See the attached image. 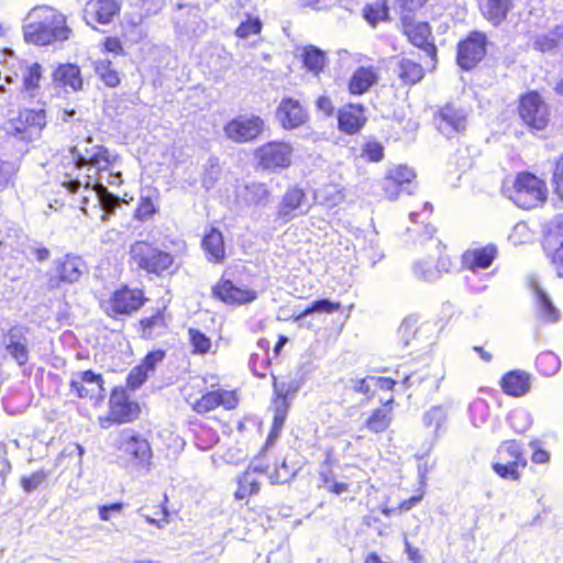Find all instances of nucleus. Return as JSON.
I'll use <instances>...</instances> for the list:
<instances>
[{"mask_svg":"<svg viewBox=\"0 0 563 563\" xmlns=\"http://www.w3.org/2000/svg\"><path fill=\"white\" fill-rule=\"evenodd\" d=\"M117 464L129 473L147 474L153 468L148 439L132 428L122 429L115 440Z\"/></svg>","mask_w":563,"mask_h":563,"instance_id":"obj_1","label":"nucleus"},{"mask_svg":"<svg viewBox=\"0 0 563 563\" xmlns=\"http://www.w3.org/2000/svg\"><path fill=\"white\" fill-rule=\"evenodd\" d=\"M34 19L24 26L27 43L49 45L69 38L71 30L66 25V18L53 9L42 8L31 14Z\"/></svg>","mask_w":563,"mask_h":563,"instance_id":"obj_2","label":"nucleus"},{"mask_svg":"<svg viewBox=\"0 0 563 563\" xmlns=\"http://www.w3.org/2000/svg\"><path fill=\"white\" fill-rule=\"evenodd\" d=\"M504 195L522 209H532L547 199V188L542 180L531 173H519L511 186H503Z\"/></svg>","mask_w":563,"mask_h":563,"instance_id":"obj_3","label":"nucleus"},{"mask_svg":"<svg viewBox=\"0 0 563 563\" xmlns=\"http://www.w3.org/2000/svg\"><path fill=\"white\" fill-rule=\"evenodd\" d=\"M300 388V384L296 379L288 382H278L273 375L274 398L271 405L273 410V424L266 440V446L273 444L284 428L291 401L296 397Z\"/></svg>","mask_w":563,"mask_h":563,"instance_id":"obj_4","label":"nucleus"},{"mask_svg":"<svg viewBox=\"0 0 563 563\" xmlns=\"http://www.w3.org/2000/svg\"><path fill=\"white\" fill-rule=\"evenodd\" d=\"M527 464L522 443L516 440H505L496 450L492 467L500 478L518 481Z\"/></svg>","mask_w":563,"mask_h":563,"instance_id":"obj_5","label":"nucleus"},{"mask_svg":"<svg viewBox=\"0 0 563 563\" xmlns=\"http://www.w3.org/2000/svg\"><path fill=\"white\" fill-rule=\"evenodd\" d=\"M130 257L139 269L156 276L167 273L174 264V256L169 252L145 241H136L131 245Z\"/></svg>","mask_w":563,"mask_h":563,"instance_id":"obj_6","label":"nucleus"},{"mask_svg":"<svg viewBox=\"0 0 563 563\" xmlns=\"http://www.w3.org/2000/svg\"><path fill=\"white\" fill-rule=\"evenodd\" d=\"M294 148L290 143L271 141L254 152L257 168L268 173H280L291 164Z\"/></svg>","mask_w":563,"mask_h":563,"instance_id":"obj_7","label":"nucleus"},{"mask_svg":"<svg viewBox=\"0 0 563 563\" xmlns=\"http://www.w3.org/2000/svg\"><path fill=\"white\" fill-rule=\"evenodd\" d=\"M470 111L455 102H446L433 113L435 129L446 139H453L466 131Z\"/></svg>","mask_w":563,"mask_h":563,"instance_id":"obj_8","label":"nucleus"},{"mask_svg":"<svg viewBox=\"0 0 563 563\" xmlns=\"http://www.w3.org/2000/svg\"><path fill=\"white\" fill-rule=\"evenodd\" d=\"M518 113L532 132L547 129L550 122V108L538 91H529L520 97Z\"/></svg>","mask_w":563,"mask_h":563,"instance_id":"obj_9","label":"nucleus"},{"mask_svg":"<svg viewBox=\"0 0 563 563\" xmlns=\"http://www.w3.org/2000/svg\"><path fill=\"white\" fill-rule=\"evenodd\" d=\"M488 40L484 32L471 31L456 46V64L465 71L474 69L487 54Z\"/></svg>","mask_w":563,"mask_h":563,"instance_id":"obj_10","label":"nucleus"},{"mask_svg":"<svg viewBox=\"0 0 563 563\" xmlns=\"http://www.w3.org/2000/svg\"><path fill=\"white\" fill-rule=\"evenodd\" d=\"M266 123L260 115L240 114L227 122L223 126L225 136L234 143H250L264 133Z\"/></svg>","mask_w":563,"mask_h":563,"instance_id":"obj_11","label":"nucleus"},{"mask_svg":"<svg viewBox=\"0 0 563 563\" xmlns=\"http://www.w3.org/2000/svg\"><path fill=\"white\" fill-rule=\"evenodd\" d=\"M86 271V263L80 256L66 254L55 260L52 268L47 272V288L57 289L62 284H74Z\"/></svg>","mask_w":563,"mask_h":563,"instance_id":"obj_12","label":"nucleus"},{"mask_svg":"<svg viewBox=\"0 0 563 563\" xmlns=\"http://www.w3.org/2000/svg\"><path fill=\"white\" fill-rule=\"evenodd\" d=\"M497 247L494 244H487L484 247L468 250L463 254V264L472 272V276H465L470 289L474 292H481L486 289V285H475L476 273L478 269L488 268L497 256Z\"/></svg>","mask_w":563,"mask_h":563,"instance_id":"obj_13","label":"nucleus"},{"mask_svg":"<svg viewBox=\"0 0 563 563\" xmlns=\"http://www.w3.org/2000/svg\"><path fill=\"white\" fill-rule=\"evenodd\" d=\"M413 169L399 165L389 169L383 180V190L389 200H395L400 194L411 195L416 188Z\"/></svg>","mask_w":563,"mask_h":563,"instance_id":"obj_14","label":"nucleus"},{"mask_svg":"<svg viewBox=\"0 0 563 563\" xmlns=\"http://www.w3.org/2000/svg\"><path fill=\"white\" fill-rule=\"evenodd\" d=\"M543 247L551 258L556 275L563 277V214L556 216L548 227Z\"/></svg>","mask_w":563,"mask_h":563,"instance_id":"obj_15","label":"nucleus"},{"mask_svg":"<svg viewBox=\"0 0 563 563\" xmlns=\"http://www.w3.org/2000/svg\"><path fill=\"white\" fill-rule=\"evenodd\" d=\"M26 334V327L15 324L3 333L1 338V345L19 366H23L29 362L30 352L27 349Z\"/></svg>","mask_w":563,"mask_h":563,"instance_id":"obj_16","label":"nucleus"},{"mask_svg":"<svg viewBox=\"0 0 563 563\" xmlns=\"http://www.w3.org/2000/svg\"><path fill=\"white\" fill-rule=\"evenodd\" d=\"M110 415L113 421L126 423L135 420L140 413L137 402L130 400L126 391L121 387H115L110 395Z\"/></svg>","mask_w":563,"mask_h":563,"instance_id":"obj_17","label":"nucleus"},{"mask_svg":"<svg viewBox=\"0 0 563 563\" xmlns=\"http://www.w3.org/2000/svg\"><path fill=\"white\" fill-rule=\"evenodd\" d=\"M404 33L407 35L409 42L416 47L426 52L432 59L437 56V47L432 38V30L428 22H418L415 20L409 22H401Z\"/></svg>","mask_w":563,"mask_h":563,"instance_id":"obj_18","label":"nucleus"},{"mask_svg":"<svg viewBox=\"0 0 563 563\" xmlns=\"http://www.w3.org/2000/svg\"><path fill=\"white\" fill-rule=\"evenodd\" d=\"M120 11L115 0L88 1L82 10L85 22L96 29V24H109Z\"/></svg>","mask_w":563,"mask_h":563,"instance_id":"obj_19","label":"nucleus"},{"mask_svg":"<svg viewBox=\"0 0 563 563\" xmlns=\"http://www.w3.org/2000/svg\"><path fill=\"white\" fill-rule=\"evenodd\" d=\"M212 295L227 305H245L257 298L255 290L238 287L230 279L224 278L212 287Z\"/></svg>","mask_w":563,"mask_h":563,"instance_id":"obj_20","label":"nucleus"},{"mask_svg":"<svg viewBox=\"0 0 563 563\" xmlns=\"http://www.w3.org/2000/svg\"><path fill=\"white\" fill-rule=\"evenodd\" d=\"M235 200L245 207H266L272 192L265 183L251 181L236 186Z\"/></svg>","mask_w":563,"mask_h":563,"instance_id":"obj_21","label":"nucleus"},{"mask_svg":"<svg viewBox=\"0 0 563 563\" xmlns=\"http://www.w3.org/2000/svg\"><path fill=\"white\" fill-rule=\"evenodd\" d=\"M529 287L533 294L538 319L545 323H558L561 320V312L553 305L550 296L543 290L536 277H530Z\"/></svg>","mask_w":563,"mask_h":563,"instance_id":"obj_22","label":"nucleus"},{"mask_svg":"<svg viewBox=\"0 0 563 563\" xmlns=\"http://www.w3.org/2000/svg\"><path fill=\"white\" fill-rule=\"evenodd\" d=\"M276 119L285 130H292L306 123L308 114L294 98H283L276 109Z\"/></svg>","mask_w":563,"mask_h":563,"instance_id":"obj_23","label":"nucleus"},{"mask_svg":"<svg viewBox=\"0 0 563 563\" xmlns=\"http://www.w3.org/2000/svg\"><path fill=\"white\" fill-rule=\"evenodd\" d=\"M306 200V194L301 188L297 186L288 188L277 206V218L288 222L302 214L306 212L303 210Z\"/></svg>","mask_w":563,"mask_h":563,"instance_id":"obj_24","label":"nucleus"},{"mask_svg":"<svg viewBox=\"0 0 563 563\" xmlns=\"http://www.w3.org/2000/svg\"><path fill=\"white\" fill-rule=\"evenodd\" d=\"M144 305L141 290L122 288L112 295L109 302V314H131Z\"/></svg>","mask_w":563,"mask_h":563,"instance_id":"obj_25","label":"nucleus"},{"mask_svg":"<svg viewBox=\"0 0 563 563\" xmlns=\"http://www.w3.org/2000/svg\"><path fill=\"white\" fill-rule=\"evenodd\" d=\"M366 121L364 107L361 104H346L338 112V128L349 135L360 132Z\"/></svg>","mask_w":563,"mask_h":563,"instance_id":"obj_26","label":"nucleus"},{"mask_svg":"<svg viewBox=\"0 0 563 563\" xmlns=\"http://www.w3.org/2000/svg\"><path fill=\"white\" fill-rule=\"evenodd\" d=\"M52 81L57 88L65 91H79L82 89V77L80 68L75 64H60L53 74Z\"/></svg>","mask_w":563,"mask_h":563,"instance_id":"obj_27","label":"nucleus"},{"mask_svg":"<svg viewBox=\"0 0 563 563\" xmlns=\"http://www.w3.org/2000/svg\"><path fill=\"white\" fill-rule=\"evenodd\" d=\"M236 402L238 400L233 393L228 390H213L205 394L200 399H198L194 405V409L198 413H203L213 410L219 406L232 409L236 406Z\"/></svg>","mask_w":563,"mask_h":563,"instance_id":"obj_28","label":"nucleus"},{"mask_svg":"<svg viewBox=\"0 0 563 563\" xmlns=\"http://www.w3.org/2000/svg\"><path fill=\"white\" fill-rule=\"evenodd\" d=\"M500 386L509 396H525L531 388V375L519 369L510 371L501 377Z\"/></svg>","mask_w":563,"mask_h":563,"instance_id":"obj_29","label":"nucleus"},{"mask_svg":"<svg viewBox=\"0 0 563 563\" xmlns=\"http://www.w3.org/2000/svg\"><path fill=\"white\" fill-rule=\"evenodd\" d=\"M514 7V0H486L481 5V11L490 24L498 26L507 19Z\"/></svg>","mask_w":563,"mask_h":563,"instance_id":"obj_30","label":"nucleus"},{"mask_svg":"<svg viewBox=\"0 0 563 563\" xmlns=\"http://www.w3.org/2000/svg\"><path fill=\"white\" fill-rule=\"evenodd\" d=\"M451 267V261L448 256L440 255L435 267L429 262L418 261L413 264V274L417 278L424 282H434L439 279L442 273H448Z\"/></svg>","mask_w":563,"mask_h":563,"instance_id":"obj_31","label":"nucleus"},{"mask_svg":"<svg viewBox=\"0 0 563 563\" xmlns=\"http://www.w3.org/2000/svg\"><path fill=\"white\" fill-rule=\"evenodd\" d=\"M201 246L209 262L220 263L224 260L225 251L223 235L219 229L212 228L203 236Z\"/></svg>","mask_w":563,"mask_h":563,"instance_id":"obj_32","label":"nucleus"},{"mask_svg":"<svg viewBox=\"0 0 563 563\" xmlns=\"http://www.w3.org/2000/svg\"><path fill=\"white\" fill-rule=\"evenodd\" d=\"M532 46L541 53H550L563 47V23L555 25L547 33L534 37Z\"/></svg>","mask_w":563,"mask_h":563,"instance_id":"obj_33","label":"nucleus"},{"mask_svg":"<svg viewBox=\"0 0 563 563\" xmlns=\"http://www.w3.org/2000/svg\"><path fill=\"white\" fill-rule=\"evenodd\" d=\"M377 79L373 67H358L351 76L349 90L352 95H363L377 82Z\"/></svg>","mask_w":563,"mask_h":563,"instance_id":"obj_34","label":"nucleus"},{"mask_svg":"<svg viewBox=\"0 0 563 563\" xmlns=\"http://www.w3.org/2000/svg\"><path fill=\"white\" fill-rule=\"evenodd\" d=\"M364 20L373 27L380 22L390 21L388 0H375L364 5L362 10Z\"/></svg>","mask_w":563,"mask_h":563,"instance_id":"obj_35","label":"nucleus"},{"mask_svg":"<svg viewBox=\"0 0 563 563\" xmlns=\"http://www.w3.org/2000/svg\"><path fill=\"white\" fill-rule=\"evenodd\" d=\"M395 71L405 85H415L424 76V70L419 63L405 57L397 62Z\"/></svg>","mask_w":563,"mask_h":563,"instance_id":"obj_36","label":"nucleus"},{"mask_svg":"<svg viewBox=\"0 0 563 563\" xmlns=\"http://www.w3.org/2000/svg\"><path fill=\"white\" fill-rule=\"evenodd\" d=\"M176 30L188 37L199 36L205 32L206 24L198 14V10L189 8L187 18L181 20L178 19L175 22Z\"/></svg>","mask_w":563,"mask_h":563,"instance_id":"obj_37","label":"nucleus"},{"mask_svg":"<svg viewBox=\"0 0 563 563\" xmlns=\"http://www.w3.org/2000/svg\"><path fill=\"white\" fill-rule=\"evenodd\" d=\"M142 328L141 336L143 339H153L165 333L167 329V322L163 311L156 310L151 317H145L140 320Z\"/></svg>","mask_w":563,"mask_h":563,"instance_id":"obj_38","label":"nucleus"},{"mask_svg":"<svg viewBox=\"0 0 563 563\" xmlns=\"http://www.w3.org/2000/svg\"><path fill=\"white\" fill-rule=\"evenodd\" d=\"M117 155H111L109 150L99 144L92 145V154L89 156L87 167L96 169L98 173L109 170L117 161Z\"/></svg>","mask_w":563,"mask_h":563,"instance_id":"obj_39","label":"nucleus"},{"mask_svg":"<svg viewBox=\"0 0 563 563\" xmlns=\"http://www.w3.org/2000/svg\"><path fill=\"white\" fill-rule=\"evenodd\" d=\"M302 63L307 70L318 75L321 73L327 63L325 53L317 46L307 45L302 52Z\"/></svg>","mask_w":563,"mask_h":563,"instance_id":"obj_40","label":"nucleus"},{"mask_svg":"<svg viewBox=\"0 0 563 563\" xmlns=\"http://www.w3.org/2000/svg\"><path fill=\"white\" fill-rule=\"evenodd\" d=\"M96 192L98 202L103 211L100 219L102 222H108L114 214L115 209L121 205V199L118 196L109 192L102 185H98Z\"/></svg>","mask_w":563,"mask_h":563,"instance_id":"obj_41","label":"nucleus"},{"mask_svg":"<svg viewBox=\"0 0 563 563\" xmlns=\"http://www.w3.org/2000/svg\"><path fill=\"white\" fill-rule=\"evenodd\" d=\"M5 134L14 136L21 141H32L31 133L24 123L22 110L12 118L5 120L1 126Z\"/></svg>","mask_w":563,"mask_h":563,"instance_id":"obj_42","label":"nucleus"},{"mask_svg":"<svg viewBox=\"0 0 563 563\" xmlns=\"http://www.w3.org/2000/svg\"><path fill=\"white\" fill-rule=\"evenodd\" d=\"M93 69L100 80L110 88L118 87L121 82L119 71L109 59H99L93 63Z\"/></svg>","mask_w":563,"mask_h":563,"instance_id":"obj_43","label":"nucleus"},{"mask_svg":"<svg viewBox=\"0 0 563 563\" xmlns=\"http://www.w3.org/2000/svg\"><path fill=\"white\" fill-rule=\"evenodd\" d=\"M238 489L234 494L235 498L239 500L245 499L250 496L256 495L260 492L261 484L258 481V476H256L252 472H244L241 476L238 477Z\"/></svg>","mask_w":563,"mask_h":563,"instance_id":"obj_44","label":"nucleus"},{"mask_svg":"<svg viewBox=\"0 0 563 563\" xmlns=\"http://www.w3.org/2000/svg\"><path fill=\"white\" fill-rule=\"evenodd\" d=\"M561 367L560 357L552 351H544L536 357L537 371L545 377L555 375Z\"/></svg>","mask_w":563,"mask_h":563,"instance_id":"obj_45","label":"nucleus"},{"mask_svg":"<svg viewBox=\"0 0 563 563\" xmlns=\"http://www.w3.org/2000/svg\"><path fill=\"white\" fill-rule=\"evenodd\" d=\"M506 421L516 433L522 434L531 428L533 418L527 409L516 408L507 415Z\"/></svg>","mask_w":563,"mask_h":563,"instance_id":"obj_46","label":"nucleus"},{"mask_svg":"<svg viewBox=\"0 0 563 563\" xmlns=\"http://www.w3.org/2000/svg\"><path fill=\"white\" fill-rule=\"evenodd\" d=\"M24 123L31 133L32 139L40 136L41 131L46 125V112L44 109H23Z\"/></svg>","mask_w":563,"mask_h":563,"instance_id":"obj_47","label":"nucleus"},{"mask_svg":"<svg viewBox=\"0 0 563 563\" xmlns=\"http://www.w3.org/2000/svg\"><path fill=\"white\" fill-rule=\"evenodd\" d=\"M42 78V66L38 63L25 65L22 73L23 89L29 92L32 97L35 96V91L40 87V80Z\"/></svg>","mask_w":563,"mask_h":563,"instance_id":"obj_48","label":"nucleus"},{"mask_svg":"<svg viewBox=\"0 0 563 563\" xmlns=\"http://www.w3.org/2000/svg\"><path fill=\"white\" fill-rule=\"evenodd\" d=\"M340 309L339 302H333L329 299L314 300L301 313L295 317V321L302 324L306 317L312 313H333Z\"/></svg>","mask_w":563,"mask_h":563,"instance_id":"obj_49","label":"nucleus"},{"mask_svg":"<svg viewBox=\"0 0 563 563\" xmlns=\"http://www.w3.org/2000/svg\"><path fill=\"white\" fill-rule=\"evenodd\" d=\"M428 0H396L395 10L399 14L401 22H409L416 19V14L421 10Z\"/></svg>","mask_w":563,"mask_h":563,"instance_id":"obj_50","label":"nucleus"},{"mask_svg":"<svg viewBox=\"0 0 563 563\" xmlns=\"http://www.w3.org/2000/svg\"><path fill=\"white\" fill-rule=\"evenodd\" d=\"M221 173H222V169H221V166L219 163V158L216 156L209 157V159L205 166L202 177H201L202 187L207 191L211 190L216 186V184L219 181V179L221 177Z\"/></svg>","mask_w":563,"mask_h":563,"instance_id":"obj_51","label":"nucleus"},{"mask_svg":"<svg viewBox=\"0 0 563 563\" xmlns=\"http://www.w3.org/2000/svg\"><path fill=\"white\" fill-rule=\"evenodd\" d=\"M468 415L472 424L479 428L487 422L490 415L488 402L482 398L475 399L468 406Z\"/></svg>","mask_w":563,"mask_h":563,"instance_id":"obj_52","label":"nucleus"},{"mask_svg":"<svg viewBox=\"0 0 563 563\" xmlns=\"http://www.w3.org/2000/svg\"><path fill=\"white\" fill-rule=\"evenodd\" d=\"M418 317L416 316H408L405 318L401 322V324L398 328V340L399 344L402 346V349H406L410 345L411 340L416 338L417 331H418Z\"/></svg>","mask_w":563,"mask_h":563,"instance_id":"obj_53","label":"nucleus"},{"mask_svg":"<svg viewBox=\"0 0 563 563\" xmlns=\"http://www.w3.org/2000/svg\"><path fill=\"white\" fill-rule=\"evenodd\" d=\"M49 472L46 470H37L30 475H23L20 478V485L24 493L31 494L40 486H42L49 477Z\"/></svg>","mask_w":563,"mask_h":563,"instance_id":"obj_54","label":"nucleus"},{"mask_svg":"<svg viewBox=\"0 0 563 563\" xmlns=\"http://www.w3.org/2000/svg\"><path fill=\"white\" fill-rule=\"evenodd\" d=\"M391 418L383 408L375 409L366 420V428L375 433L384 432L390 424Z\"/></svg>","mask_w":563,"mask_h":563,"instance_id":"obj_55","label":"nucleus"},{"mask_svg":"<svg viewBox=\"0 0 563 563\" xmlns=\"http://www.w3.org/2000/svg\"><path fill=\"white\" fill-rule=\"evenodd\" d=\"M71 157L75 162V168H82L87 165L89 156L92 154L91 139H87L70 148Z\"/></svg>","mask_w":563,"mask_h":563,"instance_id":"obj_56","label":"nucleus"},{"mask_svg":"<svg viewBox=\"0 0 563 563\" xmlns=\"http://www.w3.org/2000/svg\"><path fill=\"white\" fill-rule=\"evenodd\" d=\"M446 420V410L442 406H433L423 413L422 421L424 427L434 428L437 432Z\"/></svg>","mask_w":563,"mask_h":563,"instance_id":"obj_57","label":"nucleus"},{"mask_svg":"<svg viewBox=\"0 0 563 563\" xmlns=\"http://www.w3.org/2000/svg\"><path fill=\"white\" fill-rule=\"evenodd\" d=\"M218 441L219 435L211 428L201 427L195 432V443L202 451L211 449Z\"/></svg>","mask_w":563,"mask_h":563,"instance_id":"obj_58","label":"nucleus"},{"mask_svg":"<svg viewBox=\"0 0 563 563\" xmlns=\"http://www.w3.org/2000/svg\"><path fill=\"white\" fill-rule=\"evenodd\" d=\"M346 388L355 393L363 394L371 398L375 391L374 376H366L364 378H350Z\"/></svg>","mask_w":563,"mask_h":563,"instance_id":"obj_59","label":"nucleus"},{"mask_svg":"<svg viewBox=\"0 0 563 563\" xmlns=\"http://www.w3.org/2000/svg\"><path fill=\"white\" fill-rule=\"evenodd\" d=\"M158 211L150 197H141L134 211V219L145 222L150 220Z\"/></svg>","mask_w":563,"mask_h":563,"instance_id":"obj_60","label":"nucleus"},{"mask_svg":"<svg viewBox=\"0 0 563 563\" xmlns=\"http://www.w3.org/2000/svg\"><path fill=\"white\" fill-rule=\"evenodd\" d=\"M190 343L194 346V352L206 354L211 347L210 339L197 329H189Z\"/></svg>","mask_w":563,"mask_h":563,"instance_id":"obj_61","label":"nucleus"},{"mask_svg":"<svg viewBox=\"0 0 563 563\" xmlns=\"http://www.w3.org/2000/svg\"><path fill=\"white\" fill-rule=\"evenodd\" d=\"M148 372L140 364L135 366L126 377V385L131 389L140 388L147 379Z\"/></svg>","mask_w":563,"mask_h":563,"instance_id":"obj_62","label":"nucleus"},{"mask_svg":"<svg viewBox=\"0 0 563 563\" xmlns=\"http://www.w3.org/2000/svg\"><path fill=\"white\" fill-rule=\"evenodd\" d=\"M262 23L258 19H247L242 22L235 30V35L240 38H247L251 35L261 32Z\"/></svg>","mask_w":563,"mask_h":563,"instance_id":"obj_63","label":"nucleus"},{"mask_svg":"<svg viewBox=\"0 0 563 563\" xmlns=\"http://www.w3.org/2000/svg\"><path fill=\"white\" fill-rule=\"evenodd\" d=\"M552 186L554 194L563 199V154L556 161L552 176Z\"/></svg>","mask_w":563,"mask_h":563,"instance_id":"obj_64","label":"nucleus"}]
</instances>
